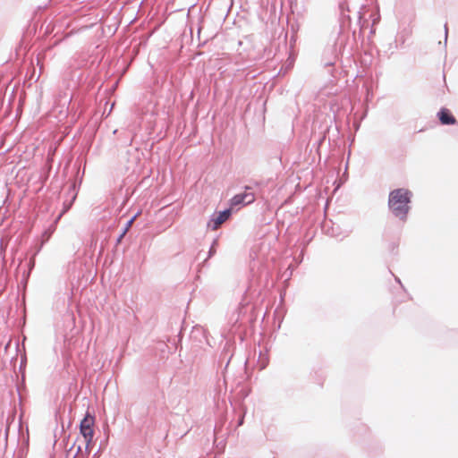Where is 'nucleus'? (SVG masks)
Instances as JSON below:
<instances>
[{
    "label": "nucleus",
    "instance_id": "nucleus-1",
    "mask_svg": "<svg viewBox=\"0 0 458 458\" xmlns=\"http://www.w3.org/2000/svg\"><path fill=\"white\" fill-rule=\"evenodd\" d=\"M411 192L405 189H396L390 192L388 205L392 212L401 218L408 213Z\"/></svg>",
    "mask_w": 458,
    "mask_h": 458
},
{
    "label": "nucleus",
    "instance_id": "nucleus-2",
    "mask_svg": "<svg viewBox=\"0 0 458 458\" xmlns=\"http://www.w3.org/2000/svg\"><path fill=\"white\" fill-rule=\"evenodd\" d=\"M95 423V419L93 416L89 413L84 417L80 425V431L86 442V449H89L90 445L92 444L93 437H94V429L93 426Z\"/></svg>",
    "mask_w": 458,
    "mask_h": 458
},
{
    "label": "nucleus",
    "instance_id": "nucleus-3",
    "mask_svg": "<svg viewBox=\"0 0 458 458\" xmlns=\"http://www.w3.org/2000/svg\"><path fill=\"white\" fill-rule=\"evenodd\" d=\"M255 200L254 193L252 192H245L235 195L231 199V205L232 206H238V205H248L252 203Z\"/></svg>",
    "mask_w": 458,
    "mask_h": 458
},
{
    "label": "nucleus",
    "instance_id": "nucleus-4",
    "mask_svg": "<svg viewBox=\"0 0 458 458\" xmlns=\"http://www.w3.org/2000/svg\"><path fill=\"white\" fill-rule=\"evenodd\" d=\"M231 216V209H226L223 212H220L218 216L215 218H212L208 223V226L211 227L213 231L217 230L220 225L225 223L229 216Z\"/></svg>",
    "mask_w": 458,
    "mask_h": 458
},
{
    "label": "nucleus",
    "instance_id": "nucleus-5",
    "mask_svg": "<svg viewBox=\"0 0 458 458\" xmlns=\"http://www.w3.org/2000/svg\"><path fill=\"white\" fill-rule=\"evenodd\" d=\"M438 117L442 124H454L456 123L454 115L446 108H442L439 111Z\"/></svg>",
    "mask_w": 458,
    "mask_h": 458
},
{
    "label": "nucleus",
    "instance_id": "nucleus-6",
    "mask_svg": "<svg viewBox=\"0 0 458 458\" xmlns=\"http://www.w3.org/2000/svg\"><path fill=\"white\" fill-rule=\"evenodd\" d=\"M136 217H137V215H136V216H134L132 218H131V219L127 222V224H126V225H125L124 230L123 231V233H121V235L119 236V238H118V240H117V242H118V243H119V242H121L122 239L124 237V235L127 233V232L129 231V229L131 227V225H132L133 222L135 221Z\"/></svg>",
    "mask_w": 458,
    "mask_h": 458
}]
</instances>
